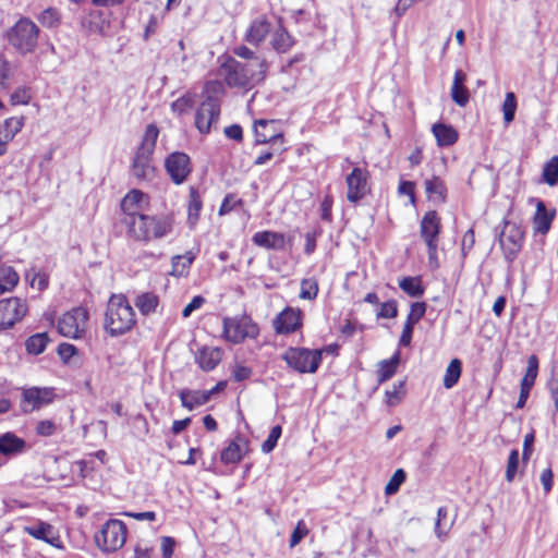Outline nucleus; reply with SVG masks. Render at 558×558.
Returning <instances> with one entry per match:
<instances>
[{"instance_id": "nucleus-1", "label": "nucleus", "mask_w": 558, "mask_h": 558, "mask_svg": "<svg viewBox=\"0 0 558 558\" xmlns=\"http://www.w3.org/2000/svg\"><path fill=\"white\" fill-rule=\"evenodd\" d=\"M268 68L266 59L240 62L230 57L222 63L221 72L228 86L246 88L264 82Z\"/></svg>"}, {"instance_id": "nucleus-2", "label": "nucleus", "mask_w": 558, "mask_h": 558, "mask_svg": "<svg viewBox=\"0 0 558 558\" xmlns=\"http://www.w3.org/2000/svg\"><path fill=\"white\" fill-rule=\"evenodd\" d=\"M130 236L143 243L160 240L173 231L172 215H140L132 220H124Z\"/></svg>"}, {"instance_id": "nucleus-3", "label": "nucleus", "mask_w": 558, "mask_h": 558, "mask_svg": "<svg viewBox=\"0 0 558 558\" xmlns=\"http://www.w3.org/2000/svg\"><path fill=\"white\" fill-rule=\"evenodd\" d=\"M225 95V86L220 81L214 80L205 83L203 100L195 112V128L201 134L210 133L211 125L217 123L221 112V98Z\"/></svg>"}, {"instance_id": "nucleus-4", "label": "nucleus", "mask_w": 558, "mask_h": 558, "mask_svg": "<svg viewBox=\"0 0 558 558\" xmlns=\"http://www.w3.org/2000/svg\"><path fill=\"white\" fill-rule=\"evenodd\" d=\"M136 324V314L123 294H112L107 303L104 328L111 337L129 332Z\"/></svg>"}, {"instance_id": "nucleus-5", "label": "nucleus", "mask_w": 558, "mask_h": 558, "mask_svg": "<svg viewBox=\"0 0 558 558\" xmlns=\"http://www.w3.org/2000/svg\"><path fill=\"white\" fill-rule=\"evenodd\" d=\"M159 129L151 123L146 126L141 145L137 147L131 165V173L137 181H150L155 175L153 154L156 148Z\"/></svg>"}, {"instance_id": "nucleus-6", "label": "nucleus", "mask_w": 558, "mask_h": 558, "mask_svg": "<svg viewBox=\"0 0 558 558\" xmlns=\"http://www.w3.org/2000/svg\"><path fill=\"white\" fill-rule=\"evenodd\" d=\"M40 29L28 17H21L9 31L8 40L21 54L33 52L38 44Z\"/></svg>"}, {"instance_id": "nucleus-7", "label": "nucleus", "mask_w": 558, "mask_h": 558, "mask_svg": "<svg viewBox=\"0 0 558 558\" xmlns=\"http://www.w3.org/2000/svg\"><path fill=\"white\" fill-rule=\"evenodd\" d=\"M223 337L233 344L243 343L246 339H256L259 335L258 325L247 314L222 319Z\"/></svg>"}, {"instance_id": "nucleus-8", "label": "nucleus", "mask_w": 558, "mask_h": 558, "mask_svg": "<svg viewBox=\"0 0 558 558\" xmlns=\"http://www.w3.org/2000/svg\"><path fill=\"white\" fill-rule=\"evenodd\" d=\"M126 535L128 529L123 521L109 519L95 534V543L104 553H114L125 544Z\"/></svg>"}, {"instance_id": "nucleus-9", "label": "nucleus", "mask_w": 558, "mask_h": 558, "mask_svg": "<svg viewBox=\"0 0 558 558\" xmlns=\"http://www.w3.org/2000/svg\"><path fill=\"white\" fill-rule=\"evenodd\" d=\"M281 359L290 368L301 374L315 373L322 363V351L307 348H288Z\"/></svg>"}, {"instance_id": "nucleus-10", "label": "nucleus", "mask_w": 558, "mask_h": 558, "mask_svg": "<svg viewBox=\"0 0 558 558\" xmlns=\"http://www.w3.org/2000/svg\"><path fill=\"white\" fill-rule=\"evenodd\" d=\"M524 241V231L514 221L502 220V229L498 232V242L506 262L510 265L520 253Z\"/></svg>"}, {"instance_id": "nucleus-11", "label": "nucleus", "mask_w": 558, "mask_h": 558, "mask_svg": "<svg viewBox=\"0 0 558 558\" xmlns=\"http://www.w3.org/2000/svg\"><path fill=\"white\" fill-rule=\"evenodd\" d=\"M88 313L83 307H76L66 312L58 322V330L63 337L78 339L86 328Z\"/></svg>"}, {"instance_id": "nucleus-12", "label": "nucleus", "mask_w": 558, "mask_h": 558, "mask_svg": "<svg viewBox=\"0 0 558 558\" xmlns=\"http://www.w3.org/2000/svg\"><path fill=\"white\" fill-rule=\"evenodd\" d=\"M27 303L20 298L0 300V331L12 328L27 313Z\"/></svg>"}, {"instance_id": "nucleus-13", "label": "nucleus", "mask_w": 558, "mask_h": 558, "mask_svg": "<svg viewBox=\"0 0 558 558\" xmlns=\"http://www.w3.org/2000/svg\"><path fill=\"white\" fill-rule=\"evenodd\" d=\"M255 144H270L277 151H284L283 133L277 130V123L274 120H257L254 123Z\"/></svg>"}, {"instance_id": "nucleus-14", "label": "nucleus", "mask_w": 558, "mask_h": 558, "mask_svg": "<svg viewBox=\"0 0 558 558\" xmlns=\"http://www.w3.org/2000/svg\"><path fill=\"white\" fill-rule=\"evenodd\" d=\"M165 169L174 184H182L192 172L190 156L182 151L171 153L165 160Z\"/></svg>"}, {"instance_id": "nucleus-15", "label": "nucleus", "mask_w": 558, "mask_h": 558, "mask_svg": "<svg viewBox=\"0 0 558 558\" xmlns=\"http://www.w3.org/2000/svg\"><path fill=\"white\" fill-rule=\"evenodd\" d=\"M369 173L366 169L355 167L347 177V198L350 203L356 204L369 192Z\"/></svg>"}, {"instance_id": "nucleus-16", "label": "nucleus", "mask_w": 558, "mask_h": 558, "mask_svg": "<svg viewBox=\"0 0 558 558\" xmlns=\"http://www.w3.org/2000/svg\"><path fill=\"white\" fill-rule=\"evenodd\" d=\"M303 312L300 308L287 306L272 322L274 329L278 335H290L302 327Z\"/></svg>"}, {"instance_id": "nucleus-17", "label": "nucleus", "mask_w": 558, "mask_h": 558, "mask_svg": "<svg viewBox=\"0 0 558 558\" xmlns=\"http://www.w3.org/2000/svg\"><path fill=\"white\" fill-rule=\"evenodd\" d=\"M148 206V196L140 190H131L121 201V209L128 217L124 220H132Z\"/></svg>"}, {"instance_id": "nucleus-18", "label": "nucleus", "mask_w": 558, "mask_h": 558, "mask_svg": "<svg viewBox=\"0 0 558 558\" xmlns=\"http://www.w3.org/2000/svg\"><path fill=\"white\" fill-rule=\"evenodd\" d=\"M426 308L427 304L425 302H414L411 304L399 339V345L409 347L411 344L414 326L425 316Z\"/></svg>"}, {"instance_id": "nucleus-19", "label": "nucleus", "mask_w": 558, "mask_h": 558, "mask_svg": "<svg viewBox=\"0 0 558 558\" xmlns=\"http://www.w3.org/2000/svg\"><path fill=\"white\" fill-rule=\"evenodd\" d=\"M270 32L271 22L267 15L262 14L252 20L244 34V40L250 45L258 47L262 43H264Z\"/></svg>"}, {"instance_id": "nucleus-20", "label": "nucleus", "mask_w": 558, "mask_h": 558, "mask_svg": "<svg viewBox=\"0 0 558 558\" xmlns=\"http://www.w3.org/2000/svg\"><path fill=\"white\" fill-rule=\"evenodd\" d=\"M441 223L437 211L425 213L420 223V234L425 244H438Z\"/></svg>"}, {"instance_id": "nucleus-21", "label": "nucleus", "mask_w": 558, "mask_h": 558, "mask_svg": "<svg viewBox=\"0 0 558 558\" xmlns=\"http://www.w3.org/2000/svg\"><path fill=\"white\" fill-rule=\"evenodd\" d=\"M25 533L36 539L46 542L47 544L60 547V537L56 529L44 521H36L29 525L24 526Z\"/></svg>"}, {"instance_id": "nucleus-22", "label": "nucleus", "mask_w": 558, "mask_h": 558, "mask_svg": "<svg viewBox=\"0 0 558 558\" xmlns=\"http://www.w3.org/2000/svg\"><path fill=\"white\" fill-rule=\"evenodd\" d=\"M538 372V359L536 355H531L527 360V368L524 377L521 380L520 396L517 401V409H521L525 405L530 395V390L533 387Z\"/></svg>"}, {"instance_id": "nucleus-23", "label": "nucleus", "mask_w": 558, "mask_h": 558, "mask_svg": "<svg viewBox=\"0 0 558 558\" xmlns=\"http://www.w3.org/2000/svg\"><path fill=\"white\" fill-rule=\"evenodd\" d=\"M53 400V390L51 388L33 387L25 389L23 401L31 404V410L24 409V412L39 410L43 405L49 404Z\"/></svg>"}, {"instance_id": "nucleus-24", "label": "nucleus", "mask_w": 558, "mask_h": 558, "mask_svg": "<svg viewBox=\"0 0 558 558\" xmlns=\"http://www.w3.org/2000/svg\"><path fill=\"white\" fill-rule=\"evenodd\" d=\"M252 241L255 245L265 247L267 250L281 251L286 246V238L283 233L274 231H259L256 232Z\"/></svg>"}, {"instance_id": "nucleus-25", "label": "nucleus", "mask_w": 558, "mask_h": 558, "mask_svg": "<svg viewBox=\"0 0 558 558\" xmlns=\"http://www.w3.org/2000/svg\"><path fill=\"white\" fill-rule=\"evenodd\" d=\"M26 441L12 432L0 435V456L14 457L24 452Z\"/></svg>"}, {"instance_id": "nucleus-26", "label": "nucleus", "mask_w": 558, "mask_h": 558, "mask_svg": "<svg viewBox=\"0 0 558 558\" xmlns=\"http://www.w3.org/2000/svg\"><path fill=\"white\" fill-rule=\"evenodd\" d=\"M424 187L427 198L435 204H445L447 202V186L445 181L433 175L424 181Z\"/></svg>"}, {"instance_id": "nucleus-27", "label": "nucleus", "mask_w": 558, "mask_h": 558, "mask_svg": "<svg viewBox=\"0 0 558 558\" xmlns=\"http://www.w3.org/2000/svg\"><path fill=\"white\" fill-rule=\"evenodd\" d=\"M555 214V210L548 211L546 209L545 203L543 201H538L536 204V213L533 218L534 231L546 234L551 227Z\"/></svg>"}, {"instance_id": "nucleus-28", "label": "nucleus", "mask_w": 558, "mask_h": 558, "mask_svg": "<svg viewBox=\"0 0 558 558\" xmlns=\"http://www.w3.org/2000/svg\"><path fill=\"white\" fill-rule=\"evenodd\" d=\"M195 360L203 371L210 372L220 363L221 351L218 348H203Z\"/></svg>"}, {"instance_id": "nucleus-29", "label": "nucleus", "mask_w": 558, "mask_h": 558, "mask_svg": "<svg viewBox=\"0 0 558 558\" xmlns=\"http://www.w3.org/2000/svg\"><path fill=\"white\" fill-rule=\"evenodd\" d=\"M179 397L181 400V404L183 408L192 411L205 403H207L208 395L201 390H192V389H182L179 392Z\"/></svg>"}, {"instance_id": "nucleus-30", "label": "nucleus", "mask_w": 558, "mask_h": 558, "mask_svg": "<svg viewBox=\"0 0 558 558\" xmlns=\"http://www.w3.org/2000/svg\"><path fill=\"white\" fill-rule=\"evenodd\" d=\"M294 38L284 27L279 26L274 31L270 45L276 52L286 53L294 46Z\"/></svg>"}, {"instance_id": "nucleus-31", "label": "nucleus", "mask_w": 558, "mask_h": 558, "mask_svg": "<svg viewBox=\"0 0 558 558\" xmlns=\"http://www.w3.org/2000/svg\"><path fill=\"white\" fill-rule=\"evenodd\" d=\"M432 131L440 147L451 146L458 141V132L451 125L436 123L433 125Z\"/></svg>"}, {"instance_id": "nucleus-32", "label": "nucleus", "mask_w": 558, "mask_h": 558, "mask_svg": "<svg viewBox=\"0 0 558 558\" xmlns=\"http://www.w3.org/2000/svg\"><path fill=\"white\" fill-rule=\"evenodd\" d=\"M24 125L23 117H12L4 120L0 125V143H3L5 149L7 144L22 130Z\"/></svg>"}, {"instance_id": "nucleus-33", "label": "nucleus", "mask_w": 558, "mask_h": 558, "mask_svg": "<svg viewBox=\"0 0 558 558\" xmlns=\"http://www.w3.org/2000/svg\"><path fill=\"white\" fill-rule=\"evenodd\" d=\"M400 363V352L396 351L388 360H383L377 364V381L383 384L389 380L397 372Z\"/></svg>"}, {"instance_id": "nucleus-34", "label": "nucleus", "mask_w": 558, "mask_h": 558, "mask_svg": "<svg viewBox=\"0 0 558 558\" xmlns=\"http://www.w3.org/2000/svg\"><path fill=\"white\" fill-rule=\"evenodd\" d=\"M134 304L143 316H149L157 312L159 296L154 292H143L136 296Z\"/></svg>"}, {"instance_id": "nucleus-35", "label": "nucleus", "mask_w": 558, "mask_h": 558, "mask_svg": "<svg viewBox=\"0 0 558 558\" xmlns=\"http://www.w3.org/2000/svg\"><path fill=\"white\" fill-rule=\"evenodd\" d=\"M399 288L411 298H421L425 292L422 278L415 277H403L399 280Z\"/></svg>"}, {"instance_id": "nucleus-36", "label": "nucleus", "mask_w": 558, "mask_h": 558, "mask_svg": "<svg viewBox=\"0 0 558 558\" xmlns=\"http://www.w3.org/2000/svg\"><path fill=\"white\" fill-rule=\"evenodd\" d=\"M203 208L202 197L198 191L194 187H190V197L187 206V222L191 227H194L198 221L201 210Z\"/></svg>"}, {"instance_id": "nucleus-37", "label": "nucleus", "mask_w": 558, "mask_h": 558, "mask_svg": "<svg viewBox=\"0 0 558 558\" xmlns=\"http://www.w3.org/2000/svg\"><path fill=\"white\" fill-rule=\"evenodd\" d=\"M20 277L12 266L0 265V294L11 291L17 283Z\"/></svg>"}, {"instance_id": "nucleus-38", "label": "nucleus", "mask_w": 558, "mask_h": 558, "mask_svg": "<svg viewBox=\"0 0 558 558\" xmlns=\"http://www.w3.org/2000/svg\"><path fill=\"white\" fill-rule=\"evenodd\" d=\"M196 255L189 251L184 255H175L171 258L172 271L173 276H183L186 275L191 265L195 260Z\"/></svg>"}, {"instance_id": "nucleus-39", "label": "nucleus", "mask_w": 558, "mask_h": 558, "mask_svg": "<svg viewBox=\"0 0 558 558\" xmlns=\"http://www.w3.org/2000/svg\"><path fill=\"white\" fill-rule=\"evenodd\" d=\"M49 341L47 332L35 333L26 339L25 349L29 354L39 355L46 350Z\"/></svg>"}, {"instance_id": "nucleus-40", "label": "nucleus", "mask_w": 558, "mask_h": 558, "mask_svg": "<svg viewBox=\"0 0 558 558\" xmlns=\"http://www.w3.org/2000/svg\"><path fill=\"white\" fill-rule=\"evenodd\" d=\"M462 373V362L459 359H453L446 368L442 379V385L446 389L454 387Z\"/></svg>"}, {"instance_id": "nucleus-41", "label": "nucleus", "mask_w": 558, "mask_h": 558, "mask_svg": "<svg viewBox=\"0 0 558 558\" xmlns=\"http://www.w3.org/2000/svg\"><path fill=\"white\" fill-rule=\"evenodd\" d=\"M62 15L56 8H47L37 15V21L47 28H57L61 24Z\"/></svg>"}, {"instance_id": "nucleus-42", "label": "nucleus", "mask_w": 558, "mask_h": 558, "mask_svg": "<svg viewBox=\"0 0 558 558\" xmlns=\"http://www.w3.org/2000/svg\"><path fill=\"white\" fill-rule=\"evenodd\" d=\"M385 396L389 407L398 405L405 396V380L395 383L391 390H386Z\"/></svg>"}, {"instance_id": "nucleus-43", "label": "nucleus", "mask_w": 558, "mask_h": 558, "mask_svg": "<svg viewBox=\"0 0 558 558\" xmlns=\"http://www.w3.org/2000/svg\"><path fill=\"white\" fill-rule=\"evenodd\" d=\"M543 179L550 186L558 184V156L551 157L545 163L543 169Z\"/></svg>"}, {"instance_id": "nucleus-44", "label": "nucleus", "mask_w": 558, "mask_h": 558, "mask_svg": "<svg viewBox=\"0 0 558 558\" xmlns=\"http://www.w3.org/2000/svg\"><path fill=\"white\" fill-rule=\"evenodd\" d=\"M25 278L33 288L37 287L39 291L46 290L49 286V276L45 272L36 271L35 268L28 269L25 272Z\"/></svg>"}, {"instance_id": "nucleus-45", "label": "nucleus", "mask_w": 558, "mask_h": 558, "mask_svg": "<svg viewBox=\"0 0 558 558\" xmlns=\"http://www.w3.org/2000/svg\"><path fill=\"white\" fill-rule=\"evenodd\" d=\"M221 461L226 464L238 463L241 461V448L236 441H231L228 447L221 451Z\"/></svg>"}, {"instance_id": "nucleus-46", "label": "nucleus", "mask_w": 558, "mask_h": 558, "mask_svg": "<svg viewBox=\"0 0 558 558\" xmlns=\"http://www.w3.org/2000/svg\"><path fill=\"white\" fill-rule=\"evenodd\" d=\"M194 107V98L191 94H184L171 104V110L178 116H183Z\"/></svg>"}, {"instance_id": "nucleus-47", "label": "nucleus", "mask_w": 558, "mask_h": 558, "mask_svg": "<svg viewBox=\"0 0 558 558\" xmlns=\"http://www.w3.org/2000/svg\"><path fill=\"white\" fill-rule=\"evenodd\" d=\"M318 294V283L313 278H306L301 281L300 298L303 300H314Z\"/></svg>"}, {"instance_id": "nucleus-48", "label": "nucleus", "mask_w": 558, "mask_h": 558, "mask_svg": "<svg viewBox=\"0 0 558 558\" xmlns=\"http://www.w3.org/2000/svg\"><path fill=\"white\" fill-rule=\"evenodd\" d=\"M517 110V99L513 93H507L502 104L504 120L506 123H510L514 119Z\"/></svg>"}, {"instance_id": "nucleus-49", "label": "nucleus", "mask_w": 558, "mask_h": 558, "mask_svg": "<svg viewBox=\"0 0 558 558\" xmlns=\"http://www.w3.org/2000/svg\"><path fill=\"white\" fill-rule=\"evenodd\" d=\"M405 478L407 473L404 472L403 469L396 470L390 481L386 485L385 493L387 495L396 494L399 490L400 486L404 483Z\"/></svg>"}, {"instance_id": "nucleus-50", "label": "nucleus", "mask_w": 558, "mask_h": 558, "mask_svg": "<svg viewBox=\"0 0 558 558\" xmlns=\"http://www.w3.org/2000/svg\"><path fill=\"white\" fill-rule=\"evenodd\" d=\"M281 434H282V427L280 425L274 426L270 429V433H269L268 437L266 438V440L262 444V451L264 453L271 452L276 448L277 442H278L279 438L281 437Z\"/></svg>"}, {"instance_id": "nucleus-51", "label": "nucleus", "mask_w": 558, "mask_h": 558, "mask_svg": "<svg viewBox=\"0 0 558 558\" xmlns=\"http://www.w3.org/2000/svg\"><path fill=\"white\" fill-rule=\"evenodd\" d=\"M448 510L446 507H440L437 511V520L435 523V533L438 538H442L447 536L448 531L450 530L452 522L449 525L442 524V521L447 518Z\"/></svg>"}, {"instance_id": "nucleus-52", "label": "nucleus", "mask_w": 558, "mask_h": 558, "mask_svg": "<svg viewBox=\"0 0 558 558\" xmlns=\"http://www.w3.org/2000/svg\"><path fill=\"white\" fill-rule=\"evenodd\" d=\"M518 466H519V450L512 449L510 451V454L508 457V462H507V469H506L507 482L511 483L514 480L515 474L518 472Z\"/></svg>"}, {"instance_id": "nucleus-53", "label": "nucleus", "mask_w": 558, "mask_h": 558, "mask_svg": "<svg viewBox=\"0 0 558 558\" xmlns=\"http://www.w3.org/2000/svg\"><path fill=\"white\" fill-rule=\"evenodd\" d=\"M377 318H396L398 316V303L396 300H389L380 304L376 314Z\"/></svg>"}, {"instance_id": "nucleus-54", "label": "nucleus", "mask_w": 558, "mask_h": 558, "mask_svg": "<svg viewBox=\"0 0 558 558\" xmlns=\"http://www.w3.org/2000/svg\"><path fill=\"white\" fill-rule=\"evenodd\" d=\"M233 53L247 62H254L257 59H266L263 54L256 53L253 49L248 48L245 45L234 47Z\"/></svg>"}, {"instance_id": "nucleus-55", "label": "nucleus", "mask_w": 558, "mask_h": 558, "mask_svg": "<svg viewBox=\"0 0 558 558\" xmlns=\"http://www.w3.org/2000/svg\"><path fill=\"white\" fill-rule=\"evenodd\" d=\"M310 533L304 520H300L290 537V547L296 546Z\"/></svg>"}, {"instance_id": "nucleus-56", "label": "nucleus", "mask_w": 558, "mask_h": 558, "mask_svg": "<svg viewBox=\"0 0 558 558\" xmlns=\"http://www.w3.org/2000/svg\"><path fill=\"white\" fill-rule=\"evenodd\" d=\"M31 100L29 88L23 86L16 88L10 96V101L13 106L27 105Z\"/></svg>"}, {"instance_id": "nucleus-57", "label": "nucleus", "mask_w": 558, "mask_h": 558, "mask_svg": "<svg viewBox=\"0 0 558 558\" xmlns=\"http://www.w3.org/2000/svg\"><path fill=\"white\" fill-rule=\"evenodd\" d=\"M451 98L458 106L464 107L470 99L468 88L464 85H462L459 86L454 92V86H451Z\"/></svg>"}, {"instance_id": "nucleus-58", "label": "nucleus", "mask_w": 558, "mask_h": 558, "mask_svg": "<svg viewBox=\"0 0 558 558\" xmlns=\"http://www.w3.org/2000/svg\"><path fill=\"white\" fill-rule=\"evenodd\" d=\"M332 197L330 195H326L324 199L320 203V211H322V219L324 221L330 222L332 220Z\"/></svg>"}, {"instance_id": "nucleus-59", "label": "nucleus", "mask_w": 558, "mask_h": 558, "mask_svg": "<svg viewBox=\"0 0 558 558\" xmlns=\"http://www.w3.org/2000/svg\"><path fill=\"white\" fill-rule=\"evenodd\" d=\"M241 204H242L241 199H235L232 194H228V195H226V197L223 198V201L220 205L219 215H226V214L230 213L231 210H233V208L236 205H241Z\"/></svg>"}, {"instance_id": "nucleus-60", "label": "nucleus", "mask_w": 558, "mask_h": 558, "mask_svg": "<svg viewBox=\"0 0 558 558\" xmlns=\"http://www.w3.org/2000/svg\"><path fill=\"white\" fill-rule=\"evenodd\" d=\"M474 243H475L474 230L469 229L464 233V235L462 238V242H461V252H462L463 256H466V254L473 248Z\"/></svg>"}, {"instance_id": "nucleus-61", "label": "nucleus", "mask_w": 558, "mask_h": 558, "mask_svg": "<svg viewBox=\"0 0 558 558\" xmlns=\"http://www.w3.org/2000/svg\"><path fill=\"white\" fill-rule=\"evenodd\" d=\"M56 432V424L52 421L45 420L37 423L36 433L40 436H51Z\"/></svg>"}, {"instance_id": "nucleus-62", "label": "nucleus", "mask_w": 558, "mask_h": 558, "mask_svg": "<svg viewBox=\"0 0 558 558\" xmlns=\"http://www.w3.org/2000/svg\"><path fill=\"white\" fill-rule=\"evenodd\" d=\"M225 135L238 143L243 141V130L240 124H231L223 130Z\"/></svg>"}, {"instance_id": "nucleus-63", "label": "nucleus", "mask_w": 558, "mask_h": 558, "mask_svg": "<svg viewBox=\"0 0 558 558\" xmlns=\"http://www.w3.org/2000/svg\"><path fill=\"white\" fill-rule=\"evenodd\" d=\"M58 355L64 362H68L75 353L76 348L71 343H60L57 349Z\"/></svg>"}, {"instance_id": "nucleus-64", "label": "nucleus", "mask_w": 558, "mask_h": 558, "mask_svg": "<svg viewBox=\"0 0 558 558\" xmlns=\"http://www.w3.org/2000/svg\"><path fill=\"white\" fill-rule=\"evenodd\" d=\"M205 303V299L202 295H195L191 302L183 308L182 316L187 318L195 310L202 307Z\"/></svg>"}]
</instances>
